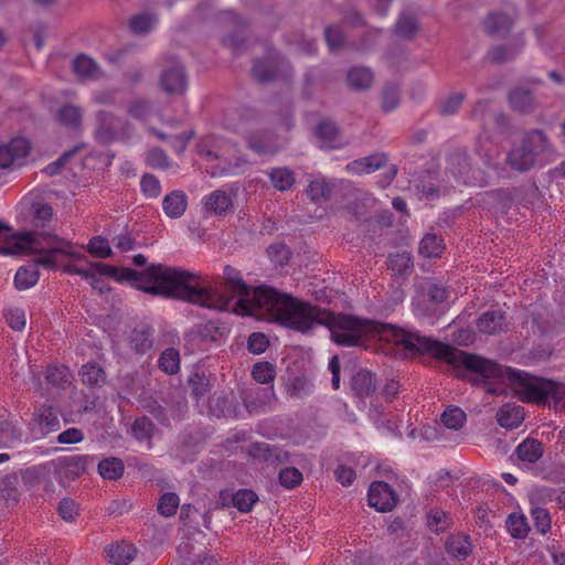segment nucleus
<instances>
[{
	"mask_svg": "<svg viewBox=\"0 0 565 565\" xmlns=\"http://www.w3.org/2000/svg\"><path fill=\"white\" fill-rule=\"evenodd\" d=\"M61 428V422L56 412L50 405H41L34 413L32 431L45 436L57 431Z\"/></svg>",
	"mask_w": 565,
	"mask_h": 565,
	"instance_id": "obj_11",
	"label": "nucleus"
},
{
	"mask_svg": "<svg viewBox=\"0 0 565 565\" xmlns=\"http://www.w3.org/2000/svg\"><path fill=\"white\" fill-rule=\"evenodd\" d=\"M387 266L397 276H409L414 269L412 254L407 250L396 252L388 255Z\"/></svg>",
	"mask_w": 565,
	"mask_h": 565,
	"instance_id": "obj_24",
	"label": "nucleus"
},
{
	"mask_svg": "<svg viewBox=\"0 0 565 565\" xmlns=\"http://www.w3.org/2000/svg\"><path fill=\"white\" fill-rule=\"evenodd\" d=\"M23 433L7 419H0V447H12L22 440Z\"/></svg>",
	"mask_w": 565,
	"mask_h": 565,
	"instance_id": "obj_40",
	"label": "nucleus"
},
{
	"mask_svg": "<svg viewBox=\"0 0 565 565\" xmlns=\"http://www.w3.org/2000/svg\"><path fill=\"white\" fill-rule=\"evenodd\" d=\"M248 456L257 459L258 461L268 462L271 465L282 462L287 454L276 446L267 443H253L247 447Z\"/></svg>",
	"mask_w": 565,
	"mask_h": 565,
	"instance_id": "obj_12",
	"label": "nucleus"
},
{
	"mask_svg": "<svg viewBox=\"0 0 565 565\" xmlns=\"http://www.w3.org/2000/svg\"><path fill=\"white\" fill-rule=\"evenodd\" d=\"M188 206V198L181 190H174L167 194L162 201L164 213L170 218L182 216Z\"/></svg>",
	"mask_w": 565,
	"mask_h": 565,
	"instance_id": "obj_21",
	"label": "nucleus"
},
{
	"mask_svg": "<svg viewBox=\"0 0 565 565\" xmlns=\"http://www.w3.org/2000/svg\"><path fill=\"white\" fill-rule=\"evenodd\" d=\"M278 72V63L275 58L257 60L255 61L252 74L253 77L262 84L273 82Z\"/></svg>",
	"mask_w": 565,
	"mask_h": 565,
	"instance_id": "obj_26",
	"label": "nucleus"
},
{
	"mask_svg": "<svg viewBox=\"0 0 565 565\" xmlns=\"http://www.w3.org/2000/svg\"><path fill=\"white\" fill-rule=\"evenodd\" d=\"M96 120L95 138L103 145L117 140L120 132L128 126L121 118L105 110H99L96 114Z\"/></svg>",
	"mask_w": 565,
	"mask_h": 565,
	"instance_id": "obj_7",
	"label": "nucleus"
},
{
	"mask_svg": "<svg viewBox=\"0 0 565 565\" xmlns=\"http://www.w3.org/2000/svg\"><path fill=\"white\" fill-rule=\"evenodd\" d=\"M270 182L278 191L289 190L296 182V175L287 167L274 168L268 172Z\"/></svg>",
	"mask_w": 565,
	"mask_h": 565,
	"instance_id": "obj_32",
	"label": "nucleus"
},
{
	"mask_svg": "<svg viewBox=\"0 0 565 565\" xmlns=\"http://www.w3.org/2000/svg\"><path fill=\"white\" fill-rule=\"evenodd\" d=\"M419 30L417 19L412 14H401L396 24L395 33L404 39H413Z\"/></svg>",
	"mask_w": 565,
	"mask_h": 565,
	"instance_id": "obj_42",
	"label": "nucleus"
},
{
	"mask_svg": "<svg viewBox=\"0 0 565 565\" xmlns=\"http://www.w3.org/2000/svg\"><path fill=\"white\" fill-rule=\"evenodd\" d=\"M390 342L403 347L405 355L429 354L454 367H463L475 374V382L508 379L520 401L544 405L550 402H565V384L546 377L535 376L525 371L503 367L492 360L467 353L452 345L390 324Z\"/></svg>",
	"mask_w": 565,
	"mask_h": 565,
	"instance_id": "obj_2",
	"label": "nucleus"
},
{
	"mask_svg": "<svg viewBox=\"0 0 565 565\" xmlns=\"http://www.w3.org/2000/svg\"><path fill=\"white\" fill-rule=\"evenodd\" d=\"M39 254L34 264L20 267L14 276V286L19 290L33 287L40 277L38 266L53 269L58 255L78 257L71 242L46 231L18 232L0 246V254L22 255Z\"/></svg>",
	"mask_w": 565,
	"mask_h": 565,
	"instance_id": "obj_3",
	"label": "nucleus"
},
{
	"mask_svg": "<svg viewBox=\"0 0 565 565\" xmlns=\"http://www.w3.org/2000/svg\"><path fill=\"white\" fill-rule=\"evenodd\" d=\"M257 501V494L250 489H239L232 494V504L243 513L249 512Z\"/></svg>",
	"mask_w": 565,
	"mask_h": 565,
	"instance_id": "obj_44",
	"label": "nucleus"
},
{
	"mask_svg": "<svg viewBox=\"0 0 565 565\" xmlns=\"http://www.w3.org/2000/svg\"><path fill=\"white\" fill-rule=\"evenodd\" d=\"M124 470V462L117 457L105 458L98 463V473L107 480H118L122 477Z\"/></svg>",
	"mask_w": 565,
	"mask_h": 565,
	"instance_id": "obj_34",
	"label": "nucleus"
},
{
	"mask_svg": "<svg viewBox=\"0 0 565 565\" xmlns=\"http://www.w3.org/2000/svg\"><path fill=\"white\" fill-rule=\"evenodd\" d=\"M9 327L15 331H22L25 328V313L20 308L8 309L4 313Z\"/></svg>",
	"mask_w": 565,
	"mask_h": 565,
	"instance_id": "obj_64",
	"label": "nucleus"
},
{
	"mask_svg": "<svg viewBox=\"0 0 565 565\" xmlns=\"http://www.w3.org/2000/svg\"><path fill=\"white\" fill-rule=\"evenodd\" d=\"M367 501L370 507L377 511L390 512L396 507L398 497L388 483L374 481L370 486Z\"/></svg>",
	"mask_w": 565,
	"mask_h": 565,
	"instance_id": "obj_8",
	"label": "nucleus"
},
{
	"mask_svg": "<svg viewBox=\"0 0 565 565\" xmlns=\"http://www.w3.org/2000/svg\"><path fill=\"white\" fill-rule=\"evenodd\" d=\"M246 146L258 156H273L278 152L275 135L268 130H256L245 135Z\"/></svg>",
	"mask_w": 565,
	"mask_h": 565,
	"instance_id": "obj_10",
	"label": "nucleus"
},
{
	"mask_svg": "<svg viewBox=\"0 0 565 565\" xmlns=\"http://www.w3.org/2000/svg\"><path fill=\"white\" fill-rule=\"evenodd\" d=\"M512 19L507 13L491 12L484 20L486 31L490 35L504 36L509 33Z\"/></svg>",
	"mask_w": 565,
	"mask_h": 565,
	"instance_id": "obj_25",
	"label": "nucleus"
},
{
	"mask_svg": "<svg viewBox=\"0 0 565 565\" xmlns=\"http://www.w3.org/2000/svg\"><path fill=\"white\" fill-rule=\"evenodd\" d=\"M147 163L153 169H168L170 160L167 153L161 148H152L147 153Z\"/></svg>",
	"mask_w": 565,
	"mask_h": 565,
	"instance_id": "obj_59",
	"label": "nucleus"
},
{
	"mask_svg": "<svg viewBox=\"0 0 565 565\" xmlns=\"http://www.w3.org/2000/svg\"><path fill=\"white\" fill-rule=\"evenodd\" d=\"M427 525L431 531L444 532L450 525V518L443 510H431L427 518Z\"/></svg>",
	"mask_w": 565,
	"mask_h": 565,
	"instance_id": "obj_56",
	"label": "nucleus"
},
{
	"mask_svg": "<svg viewBox=\"0 0 565 565\" xmlns=\"http://www.w3.org/2000/svg\"><path fill=\"white\" fill-rule=\"evenodd\" d=\"M509 104L514 111L530 114L535 109L533 90L523 85L514 87L509 93Z\"/></svg>",
	"mask_w": 565,
	"mask_h": 565,
	"instance_id": "obj_14",
	"label": "nucleus"
},
{
	"mask_svg": "<svg viewBox=\"0 0 565 565\" xmlns=\"http://www.w3.org/2000/svg\"><path fill=\"white\" fill-rule=\"evenodd\" d=\"M324 40L331 52H339L345 45V35L340 25L330 24L324 28Z\"/></svg>",
	"mask_w": 565,
	"mask_h": 565,
	"instance_id": "obj_43",
	"label": "nucleus"
},
{
	"mask_svg": "<svg viewBox=\"0 0 565 565\" xmlns=\"http://www.w3.org/2000/svg\"><path fill=\"white\" fill-rule=\"evenodd\" d=\"M386 160L385 154L375 153L352 161L348 164L347 170L356 174L371 173L381 169L386 163Z\"/></svg>",
	"mask_w": 565,
	"mask_h": 565,
	"instance_id": "obj_23",
	"label": "nucleus"
},
{
	"mask_svg": "<svg viewBox=\"0 0 565 565\" xmlns=\"http://www.w3.org/2000/svg\"><path fill=\"white\" fill-rule=\"evenodd\" d=\"M160 86L168 94H182L186 88L184 67L179 62H172L162 71Z\"/></svg>",
	"mask_w": 565,
	"mask_h": 565,
	"instance_id": "obj_9",
	"label": "nucleus"
},
{
	"mask_svg": "<svg viewBox=\"0 0 565 565\" xmlns=\"http://www.w3.org/2000/svg\"><path fill=\"white\" fill-rule=\"evenodd\" d=\"M179 502L180 500L177 493L166 492L160 497L157 510L162 516H172L177 513Z\"/></svg>",
	"mask_w": 565,
	"mask_h": 565,
	"instance_id": "obj_48",
	"label": "nucleus"
},
{
	"mask_svg": "<svg viewBox=\"0 0 565 565\" xmlns=\"http://www.w3.org/2000/svg\"><path fill=\"white\" fill-rule=\"evenodd\" d=\"M232 206L231 198L222 190L213 191L206 196L204 209L214 214H223Z\"/></svg>",
	"mask_w": 565,
	"mask_h": 565,
	"instance_id": "obj_33",
	"label": "nucleus"
},
{
	"mask_svg": "<svg viewBox=\"0 0 565 565\" xmlns=\"http://www.w3.org/2000/svg\"><path fill=\"white\" fill-rule=\"evenodd\" d=\"M374 72L366 66H353L347 73V85L355 92H366L374 84Z\"/></svg>",
	"mask_w": 565,
	"mask_h": 565,
	"instance_id": "obj_13",
	"label": "nucleus"
},
{
	"mask_svg": "<svg viewBox=\"0 0 565 565\" xmlns=\"http://www.w3.org/2000/svg\"><path fill=\"white\" fill-rule=\"evenodd\" d=\"M465 99L466 95L463 93H454L449 95L439 104V114L441 116L455 115L459 110Z\"/></svg>",
	"mask_w": 565,
	"mask_h": 565,
	"instance_id": "obj_52",
	"label": "nucleus"
},
{
	"mask_svg": "<svg viewBox=\"0 0 565 565\" xmlns=\"http://www.w3.org/2000/svg\"><path fill=\"white\" fill-rule=\"evenodd\" d=\"M79 375L83 384L92 388L102 387L106 382V373L97 363L83 365Z\"/></svg>",
	"mask_w": 565,
	"mask_h": 565,
	"instance_id": "obj_31",
	"label": "nucleus"
},
{
	"mask_svg": "<svg viewBox=\"0 0 565 565\" xmlns=\"http://www.w3.org/2000/svg\"><path fill=\"white\" fill-rule=\"evenodd\" d=\"M543 454V444L534 438H526L514 450L516 458L525 463H535L542 458Z\"/></svg>",
	"mask_w": 565,
	"mask_h": 565,
	"instance_id": "obj_19",
	"label": "nucleus"
},
{
	"mask_svg": "<svg viewBox=\"0 0 565 565\" xmlns=\"http://www.w3.org/2000/svg\"><path fill=\"white\" fill-rule=\"evenodd\" d=\"M153 431L154 425L146 416L137 418L131 426V434L139 441L150 440Z\"/></svg>",
	"mask_w": 565,
	"mask_h": 565,
	"instance_id": "obj_47",
	"label": "nucleus"
},
{
	"mask_svg": "<svg viewBox=\"0 0 565 565\" xmlns=\"http://www.w3.org/2000/svg\"><path fill=\"white\" fill-rule=\"evenodd\" d=\"M158 265H151L142 271L131 268L116 267L104 263L88 262L87 266H79L77 275L92 280L95 276L110 277L119 282H129L131 286L151 295L148 290L157 286Z\"/></svg>",
	"mask_w": 565,
	"mask_h": 565,
	"instance_id": "obj_5",
	"label": "nucleus"
},
{
	"mask_svg": "<svg viewBox=\"0 0 565 565\" xmlns=\"http://www.w3.org/2000/svg\"><path fill=\"white\" fill-rule=\"evenodd\" d=\"M315 135L326 148L338 149L341 147L340 130L331 120L320 121L316 127Z\"/></svg>",
	"mask_w": 565,
	"mask_h": 565,
	"instance_id": "obj_22",
	"label": "nucleus"
},
{
	"mask_svg": "<svg viewBox=\"0 0 565 565\" xmlns=\"http://www.w3.org/2000/svg\"><path fill=\"white\" fill-rule=\"evenodd\" d=\"M88 459V456L82 455L67 456L60 458L58 466L66 475L75 478L86 471Z\"/></svg>",
	"mask_w": 565,
	"mask_h": 565,
	"instance_id": "obj_36",
	"label": "nucleus"
},
{
	"mask_svg": "<svg viewBox=\"0 0 565 565\" xmlns=\"http://www.w3.org/2000/svg\"><path fill=\"white\" fill-rule=\"evenodd\" d=\"M136 547L132 544L121 542L116 545H110L107 548V556L115 565H127L136 556Z\"/></svg>",
	"mask_w": 565,
	"mask_h": 565,
	"instance_id": "obj_28",
	"label": "nucleus"
},
{
	"mask_svg": "<svg viewBox=\"0 0 565 565\" xmlns=\"http://www.w3.org/2000/svg\"><path fill=\"white\" fill-rule=\"evenodd\" d=\"M81 149L82 146H75L73 149L65 151L57 160L47 164L43 169V172L49 177L58 174L71 160V158H73Z\"/></svg>",
	"mask_w": 565,
	"mask_h": 565,
	"instance_id": "obj_53",
	"label": "nucleus"
},
{
	"mask_svg": "<svg viewBox=\"0 0 565 565\" xmlns=\"http://www.w3.org/2000/svg\"><path fill=\"white\" fill-rule=\"evenodd\" d=\"M158 18L154 13L143 12L136 14L129 20V29L135 34H147L157 24Z\"/></svg>",
	"mask_w": 565,
	"mask_h": 565,
	"instance_id": "obj_38",
	"label": "nucleus"
},
{
	"mask_svg": "<svg viewBox=\"0 0 565 565\" xmlns=\"http://www.w3.org/2000/svg\"><path fill=\"white\" fill-rule=\"evenodd\" d=\"M495 418L503 428H518L524 419V409L521 406L505 404L499 408Z\"/></svg>",
	"mask_w": 565,
	"mask_h": 565,
	"instance_id": "obj_20",
	"label": "nucleus"
},
{
	"mask_svg": "<svg viewBox=\"0 0 565 565\" xmlns=\"http://www.w3.org/2000/svg\"><path fill=\"white\" fill-rule=\"evenodd\" d=\"M518 54V50L508 49L504 45H497L487 53V60L493 64H502L511 61Z\"/></svg>",
	"mask_w": 565,
	"mask_h": 565,
	"instance_id": "obj_57",
	"label": "nucleus"
},
{
	"mask_svg": "<svg viewBox=\"0 0 565 565\" xmlns=\"http://www.w3.org/2000/svg\"><path fill=\"white\" fill-rule=\"evenodd\" d=\"M87 250L90 255L97 258H107L113 255L108 239L103 236H94L90 238Z\"/></svg>",
	"mask_w": 565,
	"mask_h": 565,
	"instance_id": "obj_50",
	"label": "nucleus"
},
{
	"mask_svg": "<svg viewBox=\"0 0 565 565\" xmlns=\"http://www.w3.org/2000/svg\"><path fill=\"white\" fill-rule=\"evenodd\" d=\"M131 344L138 352L145 353L149 351L152 348L151 332L148 329L134 330Z\"/></svg>",
	"mask_w": 565,
	"mask_h": 565,
	"instance_id": "obj_58",
	"label": "nucleus"
},
{
	"mask_svg": "<svg viewBox=\"0 0 565 565\" xmlns=\"http://www.w3.org/2000/svg\"><path fill=\"white\" fill-rule=\"evenodd\" d=\"M281 305L285 308L279 324L301 333L309 332L316 324L324 326L330 330L333 342L341 347L359 345L365 330L363 321L355 316L334 313L291 295Z\"/></svg>",
	"mask_w": 565,
	"mask_h": 565,
	"instance_id": "obj_4",
	"label": "nucleus"
},
{
	"mask_svg": "<svg viewBox=\"0 0 565 565\" xmlns=\"http://www.w3.org/2000/svg\"><path fill=\"white\" fill-rule=\"evenodd\" d=\"M351 387L358 397H369L376 390L375 375L367 370H360L352 376Z\"/></svg>",
	"mask_w": 565,
	"mask_h": 565,
	"instance_id": "obj_18",
	"label": "nucleus"
},
{
	"mask_svg": "<svg viewBox=\"0 0 565 565\" xmlns=\"http://www.w3.org/2000/svg\"><path fill=\"white\" fill-rule=\"evenodd\" d=\"M531 515L534 521L535 529L545 534L551 529V516L546 509L534 508L531 510Z\"/></svg>",
	"mask_w": 565,
	"mask_h": 565,
	"instance_id": "obj_62",
	"label": "nucleus"
},
{
	"mask_svg": "<svg viewBox=\"0 0 565 565\" xmlns=\"http://www.w3.org/2000/svg\"><path fill=\"white\" fill-rule=\"evenodd\" d=\"M268 257L276 265L282 266L288 263L290 258L289 248L282 243H276L267 248Z\"/></svg>",
	"mask_w": 565,
	"mask_h": 565,
	"instance_id": "obj_60",
	"label": "nucleus"
},
{
	"mask_svg": "<svg viewBox=\"0 0 565 565\" xmlns=\"http://www.w3.org/2000/svg\"><path fill=\"white\" fill-rule=\"evenodd\" d=\"M449 169L452 175L466 185L482 186L486 182L483 171L473 168L470 157L465 152L452 156Z\"/></svg>",
	"mask_w": 565,
	"mask_h": 565,
	"instance_id": "obj_6",
	"label": "nucleus"
},
{
	"mask_svg": "<svg viewBox=\"0 0 565 565\" xmlns=\"http://www.w3.org/2000/svg\"><path fill=\"white\" fill-rule=\"evenodd\" d=\"M60 120L70 127H77L82 121V111L78 107L66 104L58 110Z\"/></svg>",
	"mask_w": 565,
	"mask_h": 565,
	"instance_id": "obj_54",
	"label": "nucleus"
},
{
	"mask_svg": "<svg viewBox=\"0 0 565 565\" xmlns=\"http://www.w3.org/2000/svg\"><path fill=\"white\" fill-rule=\"evenodd\" d=\"M160 370L167 374H175L180 369V355L173 348L166 349L158 361Z\"/></svg>",
	"mask_w": 565,
	"mask_h": 565,
	"instance_id": "obj_45",
	"label": "nucleus"
},
{
	"mask_svg": "<svg viewBox=\"0 0 565 565\" xmlns=\"http://www.w3.org/2000/svg\"><path fill=\"white\" fill-rule=\"evenodd\" d=\"M141 189L143 194L149 198H158L161 193L159 179L150 173H146L141 178Z\"/></svg>",
	"mask_w": 565,
	"mask_h": 565,
	"instance_id": "obj_63",
	"label": "nucleus"
},
{
	"mask_svg": "<svg viewBox=\"0 0 565 565\" xmlns=\"http://www.w3.org/2000/svg\"><path fill=\"white\" fill-rule=\"evenodd\" d=\"M446 551L452 557L465 559L471 553V543L468 535H451L446 541Z\"/></svg>",
	"mask_w": 565,
	"mask_h": 565,
	"instance_id": "obj_30",
	"label": "nucleus"
},
{
	"mask_svg": "<svg viewBox=\"0 0 565 565\" xmlns=\"http://www.w3.org/2000/svg\"><path fill=\"white\" fill-rule=\"evenodd\" d=\"M535 162L536 158L521 143L512 148L507 156L508 166L519 172L529 171L535 166Z\"/></svg>",
	"mask_w": 565,
	"mask_h": 565,
	"instance_id": "obj_16",
	"label": "nucleus"
},
{
	"mask_svg": "<svg viewBox=\"0 0 565 565\" xmlns=\"http://www.w3.org/2000/svg\"><path fill=\"white\" fill-rule=\"evenodd\" d=\"M152 296L178 299L207 309L226 311L237 298L233 309L236 313L278 323L290 295L271 286L252 289L232 266L223 269V281L216 286H201L193 271L158 265L157 286L149 289Z\"/></svg>",
	"mask_w": 565,
	"mask_h": 565,
	"instance_id": "obj_1",
	"label": "nucleus"
},
{
	"mask_svg": "<svg viewBox=\"0 0 565 565\" xmlns=\"http://www.w3.org/2000/svg\"><path fill=\"white\" fill-rule=\"evenodd\" d=\"M44 376L47 384L58 390H64L71 385L72 374L70 369L65 365L47 366Z\"/></svg>",
	"mask_w": 565,
	"mask_h": 565,
	"instance_id": "obj_29",
	"label": "nucleus"
},
{
	"mask_svg": "<svg viewBox=\"0 0 565 565\" xmlns=\"http://www.w3.org/2000/svg\"><path fill=\"white\" fill-rule=\"evenodd\" d=\"M420 289L435 303H441L448 298V290L441 284L426 281L422 285Z\"/></svg>",
	"mask_w": 565,
	"mask_h": 565,
	"instance_id": "obj_51",
	"label": "nucleus"
},
{
	"mask_svg": "<svg viewBox=\"0 0 565 565\" xmlns=\"http://www.w3.org/2000/svg\"><path fill=\"white\" fill-rule=\"evenodd\" d=\"M401 103V86L396 83H386L382 89L381 109L384 113L395 110Z\"/></svg>",
	"mask_w": 565,
	"mask_h": 565,
	"instance_id": "obj_37",
	"label": "nucleus"
},
{
	"mask_svg": "<svg viewBox=\"0 0 565 565\" xmlns=\"http://www.w3.org/2000/svg\"><path fill=\"white\" fill-rule=\"evenodd\" d=\"M445 246L443 238L436 234H426L419 244V254L424 257H440Z\"/></svg>",
	"mask_w": 565,
	"mask_h": 565,
	"instance_id": "obj_39",
	"label": "nucleus"
},
{
	"mask_svg": "<svg viewBox=\"0 0 565 565\" xmlns=\"http://www.w3.org/2000/svg\"><path fill=\"white\" fill-rule=\"evenodd\" d=\"M73 71L83 78L96 79L103 75L97 63L85 54H81L73 61Z\"/></svg>",
	"mask_w": 565,
	"mask_h": 565,
	"instance_id": "obj_27",
	"label": "nucleus"
},
{
	"mask_svg": "<svg viewBox=\"0 0 565 565\" xmlns=\"http://www.w3.org/2000/svg\"><path fill=\"white\" fill-rule=\"evenodd\" d=\"M19 477L15 473H9L0 479V493L6 501L18 502L20 498Z\"/></svg>",
	"mask_w": 565,
	"mask_h": 565,
	"instance_id": "obj_41",
	"label": "nucleus"
},
{
	"mask_svg": "<svg viewBox=\"0 0 565 565\" xmlns=\"http://www.w3.org/2000/svg\"><path fill=\"white\" fill-rule=\"evenodd\" d=\"M507 527L509 533L515 539H523L529 533V525L523 515L510 514L507 519Z\"/></svg>",
	"mask_w": 565,
	"mask_h": 565,
	"instance_id": "obj_49",
	"label": "nucleus"
},
{
	"mask_svg": "<svg viewBox=\"0 0 565 565\" xmlns=\"http://www.w3.org/2000/svg\"><path fill=\"white\" fill-rule=\"evenodd\" d=\"M440 419L447 428L459 430L466 422V414L459 407L450 406L443 413Z\"/></svg>",
	"mask_w": 565,
	"mask_h": 565,
	"instance_id": "obj_46",
	"label": "nucleus"
},
{
	"mask_svg": "<svg viewBox=\"0 0 565 565\" xmlns=\"http://www.w3.org/2000/svg\"><path fill=\"white\" fill-rule=\"evenodd\" d=\"M477 327L480 332L489 335L505 331L508 327L505 315L499 309L486 311L479 317Z\"/></svg>",
	"mask_w": 565,
	"mask_h": 565,
	"instance_id": "obj_15",
	"label": "nucleus"
},
{
	"mask_svg": "<svg viewBox=\"0 0 565 565\" xmlns=\"http://www.w3.org/2000/svg\"><path fill=\"white\" fill-rule=\"evenodd\" d=\"M252 375L260 384H268L275 379V367L269 362H259L253 366Z\"/></svg>",
	"mask_w": 565,
	"mask_h": 565,
	"instance_id": "obj_55",
	"label": "nucleus"
},
{
	"mask_svg": "<svg viewBox=\"0 0 565 565\" xmlns=\"http://www.w3.org/2000/svg\"><path fill=\"white\" fill-rule=\"evenodd\" d=\"M334 184L323 179H317L309 183L306 192L312 202L328 201L331 199Z\"/></svg>",
	"mask_w": 565,
	"mask_h": 565,
	"instance_id": "obj_35",
	"label": "nucleus"
},
{
	"mask_svg": "<svg viewBox=\"0 0 565 565\" xmlns=\"http://www.w3.org/2000/svg\"><path fill=\"white\" fill-rule=\"evenodd\" d=\"M280 484L287 489H294L302 481V473L294 467L285 468L279 473Z\"/></svg>",
	"mask_w": 565,
	"mask_h": 565,
	"instance_id": "obj_61",
	"label": "nucleus"
},
{
	"mask_svg": "<svg viewBox=\"0 0 565 565\" xmlns=\"http://www.w3.org/2000/svg\"><path fill=\"white\" fill-rule=\"evenodd\" d=\"M520 143L527 148L536 159L550 148V140L546 134L541 129L525 131Z\"/></svg>",
	"mask_w": 565,
	"mask_h": 565,
	"instance_id": "obj_17",
	"label": "nucleus"
}]
</instances>
